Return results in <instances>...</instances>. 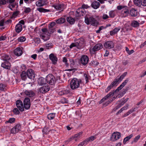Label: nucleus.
<instances>
[{"label": "nucleus", "mask_w": 146, "mask_h": 146, "mask_svg": "<svg viewBox=\"0 0 146 146\" xmlns=\"http://www.w3.org/2000/svg\"><path fill=\"white\" fill-rule=\"evenodd\" d=\"M53 7L57 11H62L64 9L66 8V5L64 4H57L54 5Z\"/></svg>", "instance_id": "obj_8"}, {"label": "nucleus", "mask_w": 146, "mask_h": 146, "mask_svg": "<svg viewBox=\"0 0 146 146\" xmlns=\"http://www.w3.org/2000/svg\"><path fill=\"white\" fill-rule=\"evenodd\" d=\"M109 16L111 18H113L115 16V13L114 11H111L109 13Z\"/></svg>", "instance_id": "obj_48"}, {"label": "nucleus", "mask_w": 146, "mask_h": 146, "mask_svg": "<svg viewBox=\"0 0 146 146\" xmlns=\"http://www.w3.org/2000/svg\"><path fill=\"white\" fill-rule=\"evenodd\" d=\"M120 29L121 28L120 27L115 28L112 31H110V35L111 36L114 35L120 30Z\"/></svg>", "instance_id": "obj_27"}, {"label": "nucleus", "mask_w": 146, "mask_h": 146, "mask_svg": "<svg viewBox=\"0 0 146 146\" xmlns=\"http://www.w3.org/2000/svg\"><path fill=\"white\" fill-rule=\"evenodd\" d=\"M82 131H81L75 135L74 136L72 137H73V139H74L75 138L78 137L80 135H81L83 133Z\"/></svg>", "instance_id": "obj_57"}, {"label": "nucleus", "mask_w": 146, "mask_h": 146, "mask_svg": "<svg viewBox=\"0 0 146 146\" xmlns=\"http://www.w3.org/2000/svg\"><path fill=\"white\" fill-rule=\"evenodd\" d=\"M89 60L88 57L86 55L82 56L79 61L80 65L85 66L88 64Z\"/></svg>", "instance_id": "obj_6"}, {"label": "nucleus", "mask_w": 146, "mask_h": 146, "mask_svg": "<svg viewBox=\"0 0 146 146\" xmlns=\"http://www.w3.org/2000/svg\"><path fill=\"white\" fill-rule=\"evenodd\" d=\"M117 9L118 10H121L123 9L121 11V13L123 17H125L128 15L129 14L128 8L125 6L119 5L117 7Z\"/></svg>", "instance_id": "obj_4"}, {"label": "nucleus", "mask_w": 146, "mask_h": 146, "mask_svg": "<svg viewBox=\"0 0 146 146\" xmlns=\"http://www.w3.org/2000/svg\"><path fill=\"white\" fill-rule=\"evenodd\" d=\"M17 132L21 131V126L20 124H17L14 127Z\"/></svg>", "instance_id": "obj_47"}, {"label": "nucleus", "mask_w": 146, "mask_h": 146, "mask_svg": "<svg viewBox=\"0 0 146 146\" xmlns=\"http://www.w3.org/2000/svg\"><path fill=\"white\" fill-rule=\"evenodd\" d=\"M60 102L62 104L68 103V100L66 98H62Z\"/></svg>", "instance_id": "obj_53"}, {"label": "nucleus", "mask_w": 146, "mask_h": 146, "mask_svg": "<svg viewBox=\"0 0 146 146\" xmlns=\"http://www.w3.org/2000/svg\"><path fill=\"white\" fill-rule=\"evenodd\" d=\"M76 43L78 44L80 48L84 44V40L83 37H81L80 38L75 40Z\"/></svg>", "instance_id": "obj_20"}, {"label": "nucleus", "mask_w": 146, "mask_h": 146, "mask_svg": "<svg viewBox=\"0 0 146 146\" xmlns=\"http://www.w3.org/2000/svg\"><path fill=\"white\" fill-rule=\"evenodd\" d=\"M64 94V95H66L68 94H69V95L71 94L72 93L70 92V91L69 90H63Z\"/></svg>", "instance_id": "obj_49"}, {"label": "nucleus", "mask_w": 146, "mask_h": 146, "mask_svg": "<svg viewBox=\"0 0 146 146\" xmlns=\"http://www.w3.org/2000/svg\"><path fill=\"white\" fill-rule=\"evenodd\" d=\"M22 48L17 47L15 49L14 51L15 54L18 56H21L23 54Z\"/></svg>", "instance_id": "obj_19"}, {"label": "nucleus", "mask_w": 146, "mask_h": 146, "mask_svg": "<svg viewBox=\"0 0 146 146\" xmlns=\"http://www.w3.org/2000/svg\"><path fill=\"white\" fill-rule=\"evenodd\" d=\"M18 39L19 42H22L25 41L26 38L25 37H20L18 38Z\"/></svg>", "instance_id": "obj_59"}, {"label": "nucleus", "mask_w": 146, "mask_h": 146, "mask_svg": "<svg viewBox=\"0 0 146 146\" xmlns=\"http://www.w3.org/2000/svg\"><path fill=\"white\" fill-rule=\"evenodd\" d=\"M129 15L132 17H136L139 16V13L137 10L134 8H132L129 12Z\"/></svg>", "instance_id": "obj_12"}, {"label": "nucleus", "mask_w": 146, "mask_h": 146, "mask_svg": "<svg viewBox=\"0 0 146 146\" xmlns=\"http://www.w3.org/2000/svg\"><path fill=\"white\" fill-rule=\"evenodd\" d=\"M16 106L19 110L21 111L24 110L23 105L22 101L20 100H17L16 102Z\"/></svg>", "instance_id": "obj_11"}, {"label": "nucleus", "mask_w": 146, "mask_h": 146, "mask_svg": "<svg viewBox=\"0 0 146 146\" xmlns=\"http://www.w3.org/2000/svg\"><path fill=\"white\" fill-rule=\"evenodd\" d=\"M67 59L66 57H64L63 58L62 62L65 63L66 66H68L69 65L68 63H67Z\"/></svg>", "instance_id": "obj_52"}, {"label": "nucleus", "mask_w": 146, "mask_h": 146, "mask_svg": "<svg viewBox=\"0 0 146 146\" xmlns=\"http://www.w3.org/2000/svg\"><path fill=\"white\" fill-rule=\"evenodd\" d=\"M103 48V46L101 43H98L96 44L93 47H91L90 49V51L92 54H96V52Z\"/></svg>", "instance_id": "obj_3"}, {"label": "nucleus", "mask_w": 146, "mask_h": 146, "mask_svg": "<svg viewBox=\"0 0 146 146\" xmlns=\"http://www.w3.org/2000/svg\"><path fill=\"white\" fill-rule=\"evenodd\" d=\"M116 97H114L113 98H112L110 99L108 101H107L106 103L105 104H103V106H106L108 105L111 102H112L114 99L116 98Z\"/></svg>", "instance_id": "obj_44"}, {"label": "nucleus", "mask_w": 146, "mask_h": 146, "mask_svg": "<svg viewBox=\"0 0 146 146\" xmlns=\"http://www.w3.org/2000/svg\"><path fill=\"white\" fill-rule=\"evenodd\" d=\"M55 113H50L48 114L47 115V118L49 119H53L55 117Z\"/></svg>", "instance_id": "obj_43"}, {"label": "nucleus", "mask_w": 146, "mask_h": 146, "mask_svg": "<svg viewBox=\"0 0 146 146\" xmlns=\"http://www.w3.org/2000/svg\"><path fill=\"white\" fill-rule=\"evenodd\" d=\"M24 107L26 110L29 109L31 107V102L29 98L26 97L25 98L23 101Z\"/></svg>", "instance_id": "obj_7"}, {"label": "nucleus", "mask_w": 146, "mask_h": 146, "mask_svg": "<svg viewBox=\"0 0 146 146\" xmlns=\"http://www.w3.org/2000/svg\"><path fill=\"white\" fill-rule=\"evenodd\" d=\"M47 82L46 78L41 77L39 78L38 80V84L40 85H43L45 84Z\"/></svg>", "instance_id": "obj_26"}, {"label": "nucleus", "mask_w": 146, "mask_h": 146, "mask_svg": "<svg viewBox=\"0 0 146 146\" xmlns=\"http://www.w3.org/2000/svg\"><path fill=\"white\" fill-rule=\"evenodd\" d=\"M66 21V19L63 17H61L60 18L57 20L56 21L57 24H62Z\"/></svg>", "instance_id": "obj_37"}, {"label": "nucleus", "mask_w": 146, "mask_h": 146, "mask_svg": "<svg viewBox=\"0 0 146 146\" xmlns=\"http://www.w3.org/2000/svg\"><path fill=\"white\" fill-rule=\"evenodd\" d=\"M70 66L71 68H73L74 67L75 65V62L74 60L72 59H71L70 60Z\"/></svg>", "instance_id": "obj_50"}, {"label": "nucleus", "mask_w": 146, "mask_h": 146, "mask_svg": "<svg viewBox=\"0 0 146 146\" xmlns=\"http://www.w3.org/2000/svg\"><path fill=\"white\" fill-rule=\"evenodd\" d=\"M24 93L27 96L29 97H32L34 96L35 93L34 92L31 90H25L24 91Z\"/></svg>", "instance_id": "obj_23"}, {"label": "nucleus", "mask_w": 146, "mask_h": 146, "mask_svg": "<svg viewBox=\"0 0 146 146\" xmlns=\"http://www.w3.org/2000/svg\"><path fill=\"white\" fill-rule=\"evenodd\" d=\"M7 3V0H0V5H5Z\"/></svg>", "instance_id": "obj_62"}, {"label": "nucleus", "mask_w": 146, "mask_h": 146, "mask_svg": "<svg viewBox=\"0 0 146 146\" xmlns=\"http://www.w3.org/2000/svg\"><path fill=\"white\" fill-rule=\"evenodd\" d=\"M1 66L6 69L9 70L11 68V64L8 61H5L2 63Z\"/></svg>", "instance_id": "obj_21"}, {"label": "nucleus", "mask_w": 146, "mask_h": 146, "mask_svg": "<svg viewBox=\"0 0 146 146\" xmlns=\"http://www.w3.org/2000/svg\"><path fill=\"white\" fill-rule=\"evenodd\" d=\"M6 87V85L2 83L0 84V90H3Z\"/></svg>", "instance_id": "obj_56"}, {"label": "nucleus", "mask_w": 146, "mask_h": 146, "mask_svg": "<svg viewBox=\"0 0 146 146\" xmlns=\"http://www.w3.org/2000/svg\"><path fill=\"white\" fill-rule=\"evenodd\" d=\"M15 119L14 117H12L9 118L8 121L9 122V123H14L15 122Z\"/></svg>", "instance_id": "obj_61"}, {"label": "nucleus", "mask_w": 146, "mask_h": 146, "mask_svg": "<svg viewBox=\"0 0 146 146\" xmlns=\"http://www.w3.org/2000/svg\"><path fill=\"white\" fill-rule=\"evenodd\" d=\"M37 10L39 12L41 13H45L46 12H49L50 11V10L49 9H47L41 7L37 8Z\"/></svg>", "instance_id": "obj_39"}, {"label": "nucleus", "mask_w": 146, "mask_h": 146, "mask_svg": "<svg viewBox=\"0 0 146 146\" xmlns=\"http://www.w3.org/2000/svg\"><path fill=\"white\" fill-rule=\"evenodd\" d=\"M113 94L112 92H110L109 94H107L106 96H105L99 102V104H102L103 102L105 100H106L107 98H109L110 96H111L112 94Z\"/></svg>", "instance_id": "obj_31"}, {"label": "nucleus", "mask_w": 146, "mask_h": 146, "mask_svg": "<svg viewBox=\"0 0 146 146\" xmlns=\"http://www.w3.org/2000/svg\"><path fill=\"white\" fill-rule=\"evenodd\" d=\"M49 58L52 61L53 64H55L57 63L58 60V58L56 56H55L53 54H51L49 55Z\"/></svg>", "instance_id": "obj_18"}, {"label": "nucleus", "mask_w": 146, "mask_h": 146, "mask_svg": "<svg viewBox=\"0 0 146 146\" xmlns=\"http://www.w3.org/2000/svg\"><path fill=\"white\" fill-rule=\"evenodd\" d=\"M76 16L77 17H81L83 16L86 13V11L84 9L82 8H79L77 9Z\"/></svg>", "instance_id": "obj_14"}, {"label": "nucleus", "mask_w": 146, "mask_h": 146, "mask_svg": "<svg viewBox=\"0 0 146 146\" xmlns=\"http://www.w3.org/2000/svg\"><path fill=\"white\" fill-rule=\"evenodd\" d=\"M121 137V133L119 132H115L112 134L111 137V140L115 141L119 139Z\"/></svg>", "instance_id": "obj_15"}, {"label": "nucleus", "mask_w": 146, "mask_h": 146, "mask_svg": "<svg viewBox=\"0 0 146 146\" xmlns=\"http://www.w3.org/2000/svg\"><path fill=\"white\" fill-rule=\"evenodd\" d=\"M133 2L135 5L139 7L141 6V0H134Z\"/></svg>", "instance_id": "obj_45"}, {"label": "nucleus", "mask_w": 146, "mask_h": 146, "mask_svg": "<svg viewBox=\"0 0 146 146\" xmlns=\"http://www.w3.org/2000/svg\"><path fill=\"white\" fill-rule=\"evenodd\" d=\"M127 72H125L123 74L119 77H117L115 78V79H117L118 82L119 81H121L123 80V79L124 78V77L127 75Z\"/></svg>", "instance_id": "obj_38"}, {"label": "nucleus", "mask_w": 146, "mask_h": 146, "mask_svg": "<svg viewBox=\"0 0 146 146\" xmlns=\"http://www.w3.org/2000/svg\"><path fill=\"white\" fill-rule=\"evenodd\" d=\"M99 64V63L97 61L93 60L90 62L89 65L90 67H95L98 66Z\"/></svg>", "instance_id": "obj_34"}, {"label": "nucleus", "mask_w": 146, "mask_h": 146, "mask_svg": "<svg viewBox=\"0 0 146 146\" xmlns=\"http://www.w3.org/2000/svg\"><path fill=\"white\" fill-rule=\"evenodd\" d=\"M84 17V22L87 25L91 24L92 26H96L98 25V22L93 16H90L89 15H86Z\"/></svg>", "instance_id": "obj_1"}, {"label": "nucleus", "mask_w": 146, "mask_h": 146, "mask_svg": "<svg viewBox=\"0 0 146 146\" xmlns=\"http://www.w3.org/2000/svg\"><path fill=\"white\" fill-rule=\"evenodd\" d=\"M139 23L137 21L133 20L131 21V26L134 28H136L139 26Z\"/></svg>", "instance_id": "obj_33"}, {"label": "nucleus", "mask_w": 146, "mask_h": 146, "mask_svg": "<svg viewBox=\"0 0 146 146\" xmlns=\"http://www.w3.org/2000/svg\"><path fill=\"white\" fill-rule=\"evenodd\" d=\"M50 88L48 86H43L38 89V92L42 94H45L49 90Z\"/></svg>", "instance_id": "obj_10"}, {"label": "nucleus", "mask_w": 146, "mask_h": 146, "mask_svg": "<svg viewBox=\"0 0 146 146\" xmlns=\"http://www.w3.org/2000/svg\"><path fill=\"white\" fill-rule=\"evenodd\" d=\"M42 31V34L43 35H42L41 36H45L44 35L48 36H49L50 35L52 34L53 33L51 32L50 31H49V29H48L47 28H42L41 29Z\"/></svg>", "instance_id": "obj_13"}, {"label": "nucleus", "mask_w": 146, "mask_h": 146, "mask_svg": "<svg viewBox=\"0 0 146 146\" xmlns=\"http://www.w3.org/2000/svg\"><path fill=\"white\" fill-rule=\"evenodd\" d=\"M141 4L143 6H146V0H141Z\"/></svg>", "instance_id": "obj_64"}, {"label": "nucleus", "mask_w": 146, "mask_h": 146, "mask_svg": "<svg viewBox=\"0 0 146 146\" xmlns=\"http://www.w3.org/2000/svg\"><path fill=\"white\" fill-rule=\"evenodd\" d=\"M74 47H76L78 48H80V47L79 46L78 44L76 43V41H75V42L72 43L71 44L70 46V48H72Z\"/></svg>", "instance_id": "obj_42"}, {"label": "nucleus", "mask_w": 146, "mask_h": 146, "mask_svg": "<svg viewBox=\"0 0 146 146\" xmlns=\"http://www.w3.org/2000/svg\"><path fill=\"white\" fill-rule=\"evenodd\" d=\"M117 82H118L117 81V79H115L114 81L107 88L105 89V92L107 93L114 86H117Z\"/></svg>", "instance_id": "obj_16"}, {"label": "nucleus", "mask_w": 146, "mask_h": 146, "mask_svg": "<svg viewBox=\"0 0 146 146\" xmlns=\"http://www.w3.org/2000/svg\"><path fill=\"white\" fill-rule=\"evenodd\" d=\"M133 135L131 134L129 136H127L124 138L123 140V143L124 144H125L126 143L129 141L132 137Z\"/></svg>", "instance_id": "obj_41"}, {"label": "nucleus", "mask_w": 146, "mask_h": 146, "mask_svg": "<svg viewBox=\"0 0 146 146\" xmlns=\"http://www.w3.org/2000/svg\"><path fill=\"white\" fill-rule=\"evenodd\" d=\"M34 41L37 44L40 43V40L39 38L36 37L34 38Z\"/></svg>", "instance_id": "obj_51"}, {"label": "nucleus", "mask_w": 146, "mask_h": 146, "mask_svg": "<svg viewBox=\"0 0 146 146\" xmlns=\"http://www.w3.org/2000/svg\"><path fill=\"white\" fill-rule=\"evenodd\" d=\"M22 29V26L20 24H17L15 26V29L17 32L19 33Z\"/></svg>", "instance_id": "obj_32"}, {"label": "nucleus", "mask_w": 146, "mask_h": 146, "mask_svg": "<svg viewBox=\"0 0 146 146\" xmlns=\"http://www.w3.org/2000/svg\"><path fill=\"white\" fill-rule=\"evenodd\" d=\"M17 5V8L18 7V3H17L16 2L9 4L8 5V7L11 11H13V10L12 8L15 7V5Z\"/></svg>", "instance_id": "obj_40"}, {"label": "nucleus", "mask_w": 146, "mask_h": 146, "mask_svg": "<svg viewBox=\"0 0 146 146\" xmlns=\"http://www.w3.org/2000/svg\"><path fill=\"white\" fill-rule=\"evenodd\" d=\"M46 2L45 0H39L36 2V5L37 7L43 6L46 4Z\"/></svg>", "instance_id": "obj_22"}, {"label": "nucleus", "mask_w": 146, "mask_h": 146, "mask_svg": "<svg viewBox=\"0 0 146 146\" xmlns=\"http://www.w3.org/2000/svg\"><path fill=\"white\" fill-rule=\"evenodd\" d=\"M31 11V9L29 7H25L24 12L25 13H27L30 12Z\"/></svg>", "instance_id": "obj_55"}, {"label": "nucleus", "mask_w": 146, "mask_h": 146, "mask_svg": "<svg viewBox=\"0 0 146 146\" xmlns=\"http://www.w3.org/2000/svg\"><path fill=\"white\" fill-rule=\"evenodd\" d=\"M48 128L46 126H45L42 130V132L44 134H47L50 131H54L55 130L52 129L50 130H48Z\"/></svg>", "instance_id": "obj_35"}, {"label": "nucleus", "mask_w": 146, "mask_h": 146, "mask_svg": "<svg viewBox=\"0 0 146 146\" xmlns=\"http://www.w3.org/2000/svg\"><path fill=\"white\" fill-rule=\"evenodd\" d=\"M56 23L55 22H52L51 23L48 25V29H49V31H50L51 32L53 33L56 31V29L53 27L56 25Z\"/></svg>", "instance_id": "obj_24"}, {"label": "nucleus", "mask_w": 146, "mask_h": 146, "mask_svg": "<svg viewBox=\"0 0 146 146\" xmlns=\"http://www.w3.org/2000/svg\"><path fill=\"white\" fill-rule=\"evenodd\" d=\"M21 76L23 80H25L27 77L26 72L25 71H23L21 74Z\"/></svg>", "instance_id": "obj_36"}, {"label": "nucleus", "mask_w": 146, "mask_h": 146, "mask_svg": "<svg viewBox=\"0 0 146 146\" xmlns=\"http://www.w3.org/2000/svg\"><path fill=\"white\" fill-rule=\"evenodd\" d=\"M131 26L129 25H128L127 24H125V25L124 27L125 29L127 30H131Z\"/></svg>", "instance_id": "obj_60"}, {"label": "nucleus", "mask_w": 146, "mask_h": 146, "mask_svg": "<svg viewBox=\"0 0 146 146\" xmlns=\"http://www.w3.org/2000/svg\"><path fill=\"white\" fill-rule=\"evenodd\" d=\"M140 135H139L136 136L134 139V140L132 142V143H133V142H136L139 139L140 137Z\"/></svg>", "instance_id": "obj_54"}, {"label": "nucleus", "mask_w": 146, "mask_h": 146, "mask_svg": "<svg viewBox=\"0 0 146 146\" xmlns=\"http://www.w3.org/2000/svg\"><path fill=\"white\" fill-rule=\"evenodd\" d=\"M13 111L14 113L15 114H19L20 113L19 111L16 108H14L13 110Z\"/></svg>", "instance_id": "obj_63"}, {"label": "nucleus", "mask_w": 146, "mask_h": 146, "mask_svg": "<svg viewBox=\"0 0 146 146\" xmlns=\"http://www.w3.org/2000/svg\"><path fill=\"white\" fill-rule=\"evenodd\" d=\"M114 46V43L111 41H107L104 44V46L106 48H113Z\"/></svg>", "instance_id": "obj_17"}, {"label": "nucleus", "mask_w": 146, "mask_h": 146, "mask_svg": "<svg viewBox=\"0 0 146 146\" xmlns=\"http://www.w3.org/2000/svg\"><path fill=\"white\" fill-rule=\"evenodd\" d=\"M1 59L5 61H8L11 58L10 56L7 54H3L1 56Z\"/></svg>", "instance_id": "obj_29"}, {"label": "nucleus", "mask_w": 146, "mask_h": 146, "mask_svg": "<svg viewBox=\"0 0 146 146\" xmlns=\"http://www.w3.org/2000/svg\"><path fill=\"white\" fill-rule=\"evenodd\" d=\"M81 82L80 80L74 78L71 81L70 87L72 90H75L78 88L80 86V83Z\"/></svg>", "instance_id": "obj_2"}, {"label": "nucleus", "mask_w": 146, "mask_h": 146, "mask_svg": "<svg viewBox=\"0 0 146 146\" xmlns=\"http://www.w3.org/2000/svg\"><path fill=\"white\" fill-rule=\"evenodd\" d=\"M129 80L128 78L126 79L121 84V86H122L123 87L127 83Z\"/></svg>", "instance_id": "obj_58"}, {"label": "nucleus", "mask_w": 146, "mask_h": 146, "mask_svg": "<svg viewBox=\"0 0 146 146\" xmlns=\"http://www.w3.org/2000/svg\"><path fill=\"white\" fill-rule=\"evenodd\" d=\"M91 5L94 9H97L99 7L100 4L98 2L95 1L92 3Z\"/></svg>", "instance_id": "obj_25"}, {"label": "nucleus", "mask_w": 146, "mask_h": 146, "mask_svg": "<svg viewBox=\"0 0 146 146\" xmlns=\"http://www.w3.org/2000/svg\"><path fill=\"white\" fill-rule=\"evenodd\" d=\"M123 88V87L122 86H121L120 85V86L118 87L116 90H113V92H112V93H113L112 94L111 96H113V94L115 93L116 92H119V91L121 90V89H122Z\"/></svg>", "instance_id": "obj_46"}, {"label": "nucleus", "mask_w": 146, "mask_h": 146, "mask_svg": "<svg viewBox=\"0 0 146 146\" xmlns=\"http://www.w3.org/2000/svg\"><path fill=\"white\" fill-rule=\"evenodd\" d=\"M98 134H96L94 136H91L85 139V141L86 142V143H87L89 141H92L94 140L95 139H96V136Z\"/></svg>", "instance_id": "obj_28"}, {"label": "nucleus", "mask_w": 146, "mask_h": 146, "mask_svg": "<svg viewBox=\"0 0 146 146\" xmlns=\"http://www.w3.org/2000/svg\"><path fill=\"white\" fill-rule=\"evenodd\" d=\"M27 77L31 79L34 80L35 74L34 71L32 69H28L26 72Z\"/></svg>", "instance_id": "obj_9"}, {"label": "nucleus", "mask_w": 146, "mask_h": 146, "mask_svg": "<svg viewBox=\"0 0 146 146\" xmlns=\"http://www.w3.org/2000/svg\"><path fill=\"white\" fill-rule=\"evenodd\" d=\"M47 82L51 85L54 84L56 81L55 77L52 74H49L47 75L46 77Z\"/></svg>", "instance_id": "obj_5"}, {"label": "nucleus", "mask_w": 146, "mask_h": 146, "mask_svg": "<svg viewBox=\"0 0 146 146\" xmlns=\"http://www.w3.org/2000/svg\"><path fill=\"white\" fill-rule=\"evenodd\" d=\"M67 21L70 25H73L75 23V19L71 17H67L66 18Z\"/></svg>", "instance_id": "obj_30"}]
</instances>
